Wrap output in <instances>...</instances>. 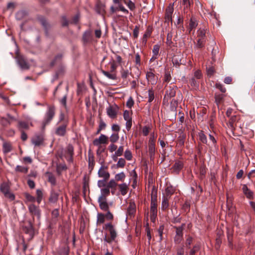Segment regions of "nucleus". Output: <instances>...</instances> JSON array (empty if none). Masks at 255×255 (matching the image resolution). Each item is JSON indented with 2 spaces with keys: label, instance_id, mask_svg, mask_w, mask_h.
<instances>
[{
  "label": "nucleus",
  "instance_id": "nucleus-1",
  "mask_svg": "<svg viewBox=\"0 0 255 255\" xmlns=\"http://www.w3.org/2000/svg\"><path fill=\"white\" fill-rule=\"evenodd\" d=\"M105 228L106 230H108L109 231L110 238L108 239L107 235H106L104 238V241L105 242L111 243L113 241H115L117 236V231L114 226L111 223L106 224L105 225Z\"/></svg>",
  "mask_w": 255,
  "mask_h": 255
},
{
  "label": "nucleus",
  "instance_id": "nucleus-2",
  "mask_svg": "<svg viewBox=\"0 0 255 255\" xmlns=\"http://www.w3.org/2000/svg\"><path fill=\"white\" fill-rule=\"evenodd\" d=\"M156 138V135L152 132L150 134V138L148 144V152L150 156V159L153 160L155 153V141Z\"/></svg>",
  "mask_w": 255,
  "mask_h": 255
},
{
  "label": "nucleus",
  "instance_id": "nucleus-3",
  "mask_svg": "<svg viewBox=\"0 0 255 255\" xmlns=\"http://www.w3.org/2000/svg\"><path fill=\"white\" fill-rule=\"evenodd\" d=\"M9 189L10 186L6 182L2 183L0 186V190L4 194V196L12 201L14 199V195L10 192Z\"/></svg>",
  "mask_w": 255,
  "mask_h": 255
},
{
  "label": "nucleus",
  "instance_id": "nucleus-4",
  "mask_svg": "<svg viewBox=\"0 0 255 255\" xmlns=\"http://www.w3.org/2000/svg\"><path fill=\"white\" fill-rule=\"evenodd\" d=\"M16 60L17 64L22 70H27L29 68V64L24 56L17 54L16 57Z\"/></svg>",
  "mask_w": 255,
  "mask_h": 255
},
{
  "label": "nucleus",
  "instance_id": "nucleus-5",
  "mask_svg": "<svg viewBox=\"0 0 255 255\" xmlns=\"http://www.w3.org/2000/svg\"><path fill=\"white\" fill-rule=\"evenodd\" d=\"M185 224H182L180 227H175L176 229V236L175 237V242L180 243L183 236V230Z\"/></svg>",
  "mask_w": 255,
  "mask_h": 255
},
{
  "label": "nucleus",
  "instance_id": "nucleus-6",
  "mask_svg": "<svg viewBox=\"0 0 255 255\" xmlns=\"http://www.w3.org/2000/svg\"><path fill=\"white\" fill-rule=\"evenodd\" d=\"M108 138L104 134H101L99 138H96L93 140V144L95 146L100 147L101 144H106L108 142Z\"/></svg>",
  "mask_w": 255,
  "mask_h": 255
},
{
  "label": "nucleus",
  "instance_id": "nucleus-7",
  "mask_svg": "<svg viewBox=\"0 0 255 255\" xmlns=\"http://www.w3.org/2000/svg\"><path fill=\"white\" fill-rule=\"evenodd\" d=\"M55 114L54 110L53 108H49L46 114L45 120L43 121V126L48 124L53 118Z\"/></svg>",
  "mask_w": 255,
  "mask_h": 255
},
{
  "label": "nucleus",
  "instance_id": "nucleus-8",
  "mask_svg": "<svg viewBox=\"0 0 255 255\" xmlns=\"http://www.w3.org/2000/svg\"><path fill=\"white\" fill-rule=\"evenodd\" d=\"M98 174L99 177L108 180L110 177V173L107 171V167L102 165L99 169Z\"/></svg>",
  "mask_w": 255,
  "mask_h": 255
},
{
  "label": "nucleus",
  "instance_id": "nucleus-9",
  "mask_svg": "<svg viewBox=\"0 0 255 255\" xmlns=\"http://www.w3.org/2000/svg\"><path fill=\"white\" fill-rule=\"evenodd\" d=\"M174 11L173 4H170L166 8L165 19L166 21H172V15Z\"/></svg>",
  "mask_w": 255,
  "mask_h": 255
},
{
  "label": "nucleus",
  "instance_id": "nucleus-10",
  "mask_svg": "<svg viewBox=\"0 0 255 255\" xmlns=\"http://www.w3.org/2000/svg\"><path fill=\"white\" fill-rule=\"evenodd\" d=\"M28 210L32 215L36 216L38 220H40L41 213L39 209L37 207L32 204L29 205Z\"/></svg>",
  "mask_w": 255,
  "mask_h": 255
},
{
  "label": "nucleus",
  "instance_id": "nucleus-11",
  "mask_svg": "<svg viewBox=\"0 0 255 255\" xmlns=\"http://www.w3.org/2000/svg\"><path fill=\"white\" fill-rule=\"evenodd\" d=\"M238 120V118L236 116H232L230 118L229 122L227 123L228 128L232 131H234L236 128V123Z\"/></svg>",
  "mask_w": 255,
  "mask_h": 255
},
{
  "label": "nucleus",
  "instance_id": "nucleus-12",
  "mask_svg": "<svg viewBox=\"0 0 255 255\" xmlns=\"http://www.w3.org/2000/svg\"><path fill=\"white\" fill-rule=\"evenodd\" d=\"M98 202L101 210L105 211L109 210V205L105 197L100 196L98 199Z\"/></svg>",
  "mask_w": 255,
  "mask_h": 255
},
{
  "label": "nucleus",
  "instance_id": "nucleus-13",
  "mask_svg": "<svg viewBox=\"0 0 255 255\" xmlns=\"http://www.w3.org/2000/svg\"><path fill=\"white\" fill-rule=\"evenodd\" d=\"M118 108L117 106H110L107 109V115L112 119H114L117 117Z\"/></svg>",
  "mask_w": 255,
  "mask_h": 255
},
{
  "label": "nucleus",
  "instance_id": "nucleus-14",
  "mask_svg": "<svg viewBox=\"0 0 255 255\" xmlns=\"http://www.w3.org/2000/svg\"><path fill=\"white\" fill-rule=\"evenodd\" d=\"M198 25L197 21L195 17L192 16L189 22V25L187 30L190 33L192 30H194Z\"/></svg>",
  "mask_w": 255,
  "mask_h": 255
},
{
  "label": "nucleus",
  "instance_id": "nucleus-15",
  "mask_svg": "<svg viewBox=\"0 0 255 255\" xmlns=\"http://www.w3.org/2000/svg\"><path fill=\"white\" fill-rule=\"evenodd\" d=\"M146 78L149 84L154 85L156 83L157 79L153 72L149 71L146 74Z\"/></svg>",
  "mask_w": 255,
  "mask_h": 255
},
{
  "label": "nucleus",
  "instance_id": "nucleus-16",
  "mask_svg": "<svg viewBox=\"0 0 255 255\" xmlns=\"http://www.w3.org/2000/svg\"><path fill=\"white\" fill-rule=\"evenodd\" d=\"M124 152V146L121 145L118 148H117V149L115 152V153L112 155V158L114 161H117L118 159V157L119 156H121L123 155Z\"/></svg>",
  "mask_w": 255,
  "mask_h": 255
},
{
  "label": "nucleus",
  "instance_id": "nucleus-17",
  "mask_svg": "<svg viewBox=\"0 0 255 255\" xmlns=\"http://www.w3.org/2000/svg\"><path fill=\"white\" fill-rule=\"evenodd\" d=\"M176 91L175 89L173 88H171L170 87L169 89H167L166 93L164 96V100L167 99V100H168L169 98H171L175 96Z\"/></svg>",
  "mask_w": 255,
  "mask_h": 255
},
{
  "label": "nucleus",
  "instance_id": "nucleus-18",
  "mask_svg": "<svg viewBox=\"0 0 255 255\" xmlns=\"http://www.w3.org/2000/svg\"><path fill=\"white\" fill-rule=\"evenodd\" d=\"M183 167V163L181 161H176L174 164L173 165L172 169L173 171L176 173H178L182 169Z\"/></svg>",
  "mask_w": 255,
  "mask_h": 255
},
{
  "label": "nucleus",
  "instance_id": "nucleus-19",
  "mask_svg": "<svg viewBox=\"0 0 255 255\" xmlns=\"http://www.w3.org/2000/svg\"><path fill=\"white\" fill-rule=\"evenodd\" d=\"M67 125L63 124L58 127L56 130L55 133L59 136H64L66 133Z\"/></svg>",
  "mask_w": 255,
  "mask_h": 255
},
{
  "label": "nucleus",
  "instance_id": "nucleus-20",
  "mask_svg": "<svg viewBox=\"0 0 255 255\" xmlns=\"http://www.w3.org/2000/svg\"><path fill=\"white\" fill-rule=\"evenodd\" d=\"M135 209V205L134 203L130 202L127 209V215L129 217H132L134 214Z\"/></svg>",
  "mask_w": 255,
  "mask_h": 255
},
{
  "label": "nucleus",
  "instance_id": "nucleus-21",
  "mask_svg": "<svg viewBox=\"0 0 255 255\" xmlns=\"http://www.w3.org/2000/svg\"><path fill=\"white\" fill-rule=\"evenodd\" d=\"M200 249L201 247L199 244L194 245L193 248L191 250L189 253V255H200L199 253Z\"/></svg>",
  "mask_w": 255,
  "mask_h": 255
},
{
  "label": "nucleus",
  "instance_id": "nucleus-22",
  "mask_svg": "<svg viewBox=\"0 0 255 255\" xmlns=\"http://www.w3.org/2000/svg\"><path fill=\"white\" fill-rule=\"evenodd\" d=\"M243 191L244 193L246 195V197L251 199L253 197V192L249 189L246 185H244L243 186Z\"/></svg>",
  "mask_w": 255,
  "mask_h": 255
},
{
  "label": "nucleus",
  "instance_id": "nucleus-23",
  "mask_svg": "<svg viewBox=\"0 0 255 255\" xmlns=\"http://www.w3.org/2000/svg\"><path fill=\"white\" fill-rule=\"evenodd\" d=\"M45 176L47 178L48 181L52 185H55L56 184V179L51 173L47 172L45 173Z\"/></svg>",
  "mask_w": 255,
  "mask_h": 255
},
{
  "label": "nucleus",
  "instance_id": "nucleus-24",
  "mask_svg": "<svg viewBox=\"0 0 255 255\" xmlns=\"http://www.w3.org/2000/svg\"><path fill=\"white\" fill-rule=\"evenodd\" d=\"M169 197L163 196L162 198L161 209L163 210L166 209L169 206L168 200Z\"/></svg>",
  "mask_w": 255,
  "mask_h": 255
},
{
  "label": "nucleus",
  "instance_id": "nucleus-25",
  "mask_svg": "<svg viewBox=\"0 0 255 255\" xmlns=\"http://www.w3.org/2000/svg\"><path fill=\"white\" fill-rule=\"evenodd\" d=\"M42 141V138L39 136H36L32 139V143L35 146L41 145Z\"/></svg>",
  "mask_w": 255,
  "mask_h": 255
},
{
  "label": "nucleus",
  "instance_id": "nucleus-26",
  "mask_svg": "<svg viewBox=\"0 0 255 255\" xmlns=\"http://www.w3.org/2000/svg\"><path fill=\"white\" fill-rule=\"evenodd\" d=\"M120 191L123 195H125L127 193L128 185L127 183H124L119 185Z\"/></svg>",
  "mask_w": 255,
  "mask_h": 255
},
{
  "label": "nucleus",
  "instance_id": "nucleus-27",
  "mask_svg": "<svg viewBox=\"0 0 255 255\" xmlns=\"http://www.w3.org/2000/svg\"><path fill=\"white\" fill-rule=\"evenodd\" d=\"M206 31L204 28H200L197 31V38L199 39H205Z\"/></svg>",
  "mask_w": 255,
  "mask_h": 255
},
{
  "label": "nucleus",
  "instance_id": "nucleus-28",
  "mask_svg": "<svg viewBox=\"0 0 255 255\" xmlns=\"http://www.w3.org/2000/svg\"><path fill=\"white\" fill-rule=\"evenodd\" d=\"M206 39L197 38V42L195 44V48H202L204 46Z\"/></svg>",
  "mask_w": 255,
  "mask_h": 255
},
{
  "label": "nucleus",
  "instance_id": "nucleus-29",
  "mask_svg": "<svg viewBox=\"0 0 255 255\" xmlns=\"http://www.w3.org/2000/svg\"><path fill=\"white\" fill-rule=\"evenodd\" d=\"M58 194L55 192H51V195L49 197V200L50 202L55 203L58 198Z\"/></svg>",
  "mask_w": 255,
  "mask_h": 255
},
{
  "label": "nucleus",
  "instance_id": "nucleus-30",
  "mask_svg": "<svg viewBox=\"0 0 255 255\" xmlns=\"http://www.w3.org/2000/svg\"><path fill=\"white\" fill-rule=\"evenodd\" d=\"M3 151L4 153L9 152L11 150V146L10 143L4 142L3 143Z\"/></svg>",
  "mask_w": 255,
  "mask_h": 255
},
{
  "label": "nucleus",
  "instance_id": "nucleus-31",
  "mask_svg": "<svg viewBox=\"0 0 255 255\" xmlns=\"http://www.w3.org/2000/svg\"><path fill=\"white\" fill-rule=\"evenodd\" d=\"M157 189L154 186H152L151 193V201H157Z\"/></svg>",
  "mask_w": 255,
  "mask_h": 255
},
{
  "label": "nucleus",
  "instance_id": "nucleus-32",
  "mask_svg": "<svg viewBox=\"0 0 255 255\" xmlns=\"http://www.w3.org/2000/svg\"><path fill=\"white\" fill-rule=\"evenodd\" d=\"M174 191L175 189L172 186H168L165 189L166 196H165L170 197V196L173 194Z\"/></svg>",
  "mask_w": 255,
  "mask_h": 255
},
{
  "label": "nucleus",
  "instance_id": "nucleus-33",
  "mask_svg": "<svg viewBox=\"0 0 255 255\" xmlns=\"http://www.w3.org/2000/svg\"><path fill=\"white\" fill-rule=\"evenodd\" d=\"M157 203L156 201H151L150 213H157Z\"/></svg>",
  "mask_w": 255,
  "mask_h": 255
},
{
  "label": "nucleus",
  "instance_id": "nucleus-34",
  "mask_svg": "<svg viewBox=\"0 0 255 255\" xmlns=\"http://www.w3.org/2000/svg\"><path fill=\"white\" fill-rule=\"evenodd\" d=\"M124 157L128 160H131L132 158V155L129 149H127L124 152Z\"/></svg>",
  "mask_w": 255,
  "mask_h": 255
},
{
  "label": "nucleus",
  "instance_id": "nucleus-35",
  "mask_svg": "<svg viewBox=\"0 0 255 255\" xmlns=\"http://www.w3.org/2000/svg\"><path fill=\"white\" fill-rule=\"evenodd\" d=\"M18 128L20 129H28L29 128V126H28V124L25 122L19 121L18 125Z\"/></svg>",
  "mask_w": 255,
  "mask_h": 255
},
{
  "label": "nucleus",
  "instance_id": "nucleus-36",
  "mask_svg": "<svg viewBox=\"0 0 255 255\" xmlns=\"http://www.w3.org/2000/svg\"><path fill=\"white\" fill-rule=\"evenodd\" d=\"M154 99V92L152 89L148 91V102L151 103Z\"/></svg>",
  "mask_w": 255,
  "mask_h": 255
},
{
  "label": "nucleus",
  "instance_id": "nucleus-37",
  "mask_svg": "<svg viewBox=\"0 0 255 255\" xmlns=\"http://www.w3.org/2000/svg\"><path fill=\"white\" fill-rule=\"evenodd\" d=\"M159 48L160 45L158 44H155L153 46L152 53L155 59L157 58V56L158 55Z\"/></svg>",
  "mask_w": 255,
  "mask_h": 255
},
{
  "label": "nucleus",
  "instance_id": "nucleus-38",
  "mask_svg": "<svg viewBox=\"0 0 255 255\" xmlns=\"http://www.w3.org/2000/svg\"><path fill=\"white\" fill-rule=\"evenodd\" d=\"M199 137L200 140L205 144H208V140L206 135L203 133V131H201L199 133Z\"/></svg>",
  "mask_w": 255,
  "mask_h": 255
},
{
  "label": "nucleus",
  "instance_id": "nucleus-39",
  "mask_svg": "<svg viewBox=\"0 0 255 255\" xmlns=\"http://www.w3.org/2000/svg\"><path fill=\"white\" fill-rule=\"evenodd\" d=\"M102 73L107 78H108L112 80H115L116 79V75L115 74H110L108 72L102 70Z\"/></svg>",
  "mask_w": 255,
  "mask_h": 255
},
{
  "label": "nucleus",
  "instance_id": "nucleus-40",
  "mask_svg": "<svg viewBox=\"0 0 255 255\" xmlns=\"http://www.w3.org/2000/svg\"><path fill=\"white\" fill-rule=\"evenodd\" d=\"M83 39L85 42H88L91 39V32L90 31H86L83 36Z\"/></svg>",
  "mask_w": 255,
  "mask_h": 255
},
{
  "label": "nucleus",
  "instance_id": "nucleus-41",
  "mask_svg": "<svg viewBox=\"0 0 255 255\" xmlns=\"http://www.w3.org/2000/svg\"><path fill=\"white\" fill-rule=\"evenodd\" d=\"M15 171L26 173L28 171V168L26 167L17 165L15 168Z\"/></svg>",
  "mask_w": 255,
  "mask_h": 255
},
{
  "label": "nucleus",
  "instance_id": "nucleus-42",
  "mask_svg": "<svg viewBox=\"0 0 255 255\" xmlns=\"http://www.w3.org/2000/svg\"><path fill=\"white\" fill-rule=\"evenodd\" d=\"M36 195H37L36 200H37V203L38 204H39L42 200V196H43V193H42V191L40 189H37L36 190Z\"/></svg>",
  "mask_w": 255,
  "mask_h": 255
},
{
  "label": "nucleus",
  "instance_id": "nucleus-43",
  "mask_svg": "<svg viewBox=\"0 0 255 255\" xmlns=\"http://www.w3.org/2000/svg\"><path fill=\"white\" fill-rule=\"evenodd\" d=\"M131 113L129 111L126 110L124 113V118L125 121L131 120Z\"/></svg>",
  "mask_w": 255,
  "mask_h": 255
},
{
  "label": "nucleus",
  "instance_id": "nucleus-44",
  "mask_svg": "<svg viewBox=\"0 0 255 255\" xmlns=\"http://www.w3.org/2000/svg\"><path fill=\"white\" fill-rule=\"evenodd\" d=\"M105 215L103 214H98L97 215V224H102L105 222Z\"/></svg>",
  "mask_w": 255,
  "mask_h": 255
},
{
  "label": "nucleus",
  "instance_id": "nucleus-45",
  "mask_svg": "<svg viewBox=\"0 0 255 255\" xmlns=\"http://www.w3.org/2000/svg\"><path fill=\"white\" fill-rule=\"evenodd\" d=\"M119 138L118 133H113L110 137V139L112 143H115L117 142Z\"/></svg>",
  "mask_w": 255,
  "mask_h": 255
},
{
  "label": "nucleus",
  "instance_id": "nucleus-46",
  "mask_svg": "<svg viewBox=\"0 0 255 255\" xmlns=\"http://www.w3.org/2000/svg\"><path fill=\"white\" fill-rule=\"evenodd\" d=\"M26 14V13L25 11L21 10L16 13V17L17 19L20 20L25 16Z\"/></svg>",
  "mask_w": 255,
  "mask_h": 255
},
{
  "label": "nucleus",
  "instance_id": "nucleus-47",
  "mask_svg": "<svg viewBox=\"0 0 255 255\" xmlns=\"http://www.w3.org/2000/svg\"><path fill=\"white\" fill-rule=\"evenodd\" d=\"M209 141L208 142V145H215L216 143V140L215 139L214 136L211 134L209 135Z\"/></svg>",
  "mask_w": 255,
  "mask_h": 255
},
{
  "label": "nucleus",
  "instance_id": "nucleus-48",
  "mask_svg": "<svg viewBox=\"0 0 255 255\" xmlns=\"http://www.w3.org/2000/svg\"><path fill=\"white\" fill-rule=\"evenodd\" d=\"M125 164L126 161L125 159L123 158H120L117 163V166L118 167L123 168L125 166Z\"/></svg>",
  "mask_w": 255,
  "mask_h": 255
},
{
  "label": "nucleus",
  "instance_id": "nucleus-49",
  "mask_svg": "<svg viewBox=\"0 0 255 255\" xmlns=\"http://www.w3.org/2000/svg\"><path fill=\"white\" fill-rule=\"evenodd\" d=\"M197 79H196L193 77L190 79L189 83L190 84L191 86L196 87L198 86V82L197 81Z\"/></svg>",
  "mask_w": 255,
  "mask_h": 255
},
{
  "label": "nucleus",
  "instance_id": "nucleus-50",
  "mask_svg": "<svg viewBox=\"0 0 255 255\" xmlns=\"http://www.w3.org/2000/svg\"><path fill=\"white\" fill-rule=\"evenodd\" d=\"M215 86H216V88L219 89L221 92H222V93L226 92V89L222 84L219 83H216Z\"/></svg>",
  "mask_w": 255,
  "mask_h": 255
},
{
  "label": "nucleus",
  "instance_id": "nucleus-51",
  "mask_svg": "<svg viewBox=\"0 0 255 255\" xmlns=\"http://www.w3.org/2000/svg\"><path fill=\"white\" fill-rule=\"evenodd\" d=\"M117 146L114 144V143H112L109 146V151L111 153H113L114 151H116L117 149Z\"/></svg>",
  "mask_w": 255,
  "mask_h": 255
},
{
  "label": "nucleus",
  "instance_id": "nucleus-52",
  "mask_svg": "<svg viewBox=\"0 0 255 255\" xmlns=\"http://www.w3.org/2000/svg\"><path fill=\"white\" fill-rule=\"evenodd\" d=\"M224 96L222 94L216 95L215 102L218 105L223 99Z\"/></svg>",
  "mask_w": 255,
  "mask_h": 255
},
{
  "label": "nucleus",
  "instance_id": "nucleus-53",
  "mask_svg": "<svg viewBox=\"0 0 255 255\" xmlns=\"http://www.w3.org/2000/svg\"><path fill=\"white\" fill-rule=\"evenodd\" d=\"M202 76L201 72L200 70H198L194 72L193 77L196 78V79H200Z\"/></svg>",
  "mask_w": 255,
  "mask_h": 255
},
{
  "label": "nucleus",
  "instance_id": "nucleus-54",
  "mask_svg": "<svg viewBox=\"0 0 255 255\" xmlns=\"http://www.w3.org/2000/svg\"><path fill=\"white\" fill-rule=\"evenodd\" d=\"M125 177V175L123 172L117 174L115 176V179L118 181L122 180Z\"/></svg>",
  "mask_w": 255,
  "mask_h": 255
},
{
  "label": "nucleus",
  "instance_id": "nucleus-55",
  "mask_svg": "<svg viewBox=\"0 0 255 255\" xmlns=\"http://www.w3.org/2000/svg\"><path fill=\"white\" fill-rule=\"evenodd\" d=\"M101 195L100 196L105 197L108 195L110 194V190L109 188L102 189L101 190Z\"/></svg>",
  "mask_w": 255,
  "mask_h": 255
},
{
  "label": "nucleus",
  "instance_id": "nucleus-56",
  "mask_svg": "<svg viewBox=\"0 0 255 255\" xmlns=\"http://www.w3.org/2000/svg\"><path fill=\"white\" fill-rule=\"evenodd\" d=\"M152 31V27L151 26H148L146 32L144 33V38L149 37L151 35V33Z\"/></svg>",
  "mask_w": 255,
  "mask_h": 255
},
{
  "label": "nucleus",
  "instance_id": "nucleus-57",
  "mask_svg": "<svg viewBox=\"0 0 255 255\" xmlns=\"http://www.w3.org/2000/svg\"><path fill=\"white\" fill-rule=\"evenodd\" d=\"M25 197L28 201L34 202L35 201V198L28 193L25 194Z\"/></svg>",
  "mask_w": 255,
  "mask_h": 255
},
{
  "label": "nucleus",
  "instance_id": "nucleus-58",
  "mask_svg": "<svg viewBox=\"0 0 255 255\" xmlns=\"http://www.w3.org/2000/svg\"><path fill=\"white\" fill-rule=\"evenodd\" d=\"M167 45L169 46H171L172 44V35H170L169 33L167 35L166 42Z\"/></svg>",
  "mask_w": 255,
  "mask_h": 255
},
{
  "label": "nucleus",
  "instance_id": "nucleus-59",
  "mask_svg": "<svg viewBox=\"0 0 255 255\" xmlns=\"http://www.w3.org/2000/svg\"><path fill=\"white\" fill-rule=\"evenodd\" d=\"M117 186V183L116 182L115 180L114 179H111L108 184V188H114L115 187Z\"/></svg>",
  "mask_w": 255,
  "mask_h": 255
},
{
  "label": "nucleus",
  "instance_id": "nucleus-60",
  "mask_svg": "<svg viewBox=\"0 0 255 255\" xmlns=\"http://www.w3.org/2000/svg\"><path fill=\"white\" fill-rule=\"evenodd\" d=\"M133 104H134L133 100L132 98L131 97H130L128 99V100L127 102V106L128 108H131L133 105Z\"/></svg>",
  "mask_w": 255,
  "mask_h": 255
},
{
  "label": "nucleus",
  "instance_id": "nucleus-61",
  "mask_svg": "<svg viewBox=\"0 0 255 255\" xmlns=\"http://www.w3.org/2000/svg\"><path fill=\"white\" fill-rule=\"evenodd\" d=\"M0 122L1 124L5 126H7L10 124V122L9 120L4 118H1Z\"/></svg>",
  "mask_w": 255,
  "mask_h": 255
},
{
  "label": "nucleus",
  "instance_id": "nucleus-62",
  "mask_svg": "<svg viewBox=\"0 0 255 255\" xmlns=\"http://www.w3.org/2000/svg\"><path fill=\"white\" fill-rule=\"evenodd\" d=\"M124 2L126 4H127L130 9H132L134 7V3L130 0L127 2L126 0H124Z\"/></svg>",
  "mask_w": 255,
  "mask_h": 255
},
{
  "label": "nucleus",
  "instance_id": "nucleus-63",
  "mask_svg": "<svg viewBox=\"0 0 255 255\" xmlns=\"http://www.w3.org/2000/svg\"><path fill=\"white\" fill-rule=\"evenodd\" d=\"M60 255H68V250L67 248L64 247L61 249L60 252L59 253Z\"/></svg>",
  "mask_w": 255,
  "mask_h": 255
},
{
  "label": "nucleus",
  "instance_id": "nucleus-64",
  "mask_svg": "<svg viewBox=\"0 0 255 255\" xmlns=\"http://www.w3.org/2000/svg\"><path fill=\"white\" fill-rule=\"evenodd\" d=\"M193 239L191 237H189L186 241V245L187 247L189 248V246L192 243Z\"/></svg>",
  "mask_w": 255,
  "mask_h": 255
}]
</instances>
